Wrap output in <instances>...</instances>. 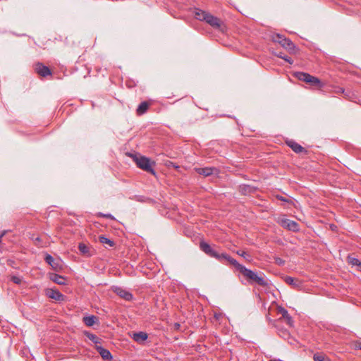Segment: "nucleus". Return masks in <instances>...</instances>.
<instances>
[{
    "label": "nucleus",
    "mask_w": 361,
    "mask_h": 361,
    "mask_svg": "<svg viewBox=\"0 0 361 361\" xmlns=\"http://www.w3.org/2000/svg\"><path fill=\"white\" fill-rule=\"evenodd\" d=\"M233 266L246 278L250 283H255L262 287L268 286L267 281L264 277V274L261 273L259 275L256 272L247 269L245 266L240 264L235 261H233Z\"/></svg>",
    "instance_id": "1"
},
{
    "label": "nucleus",
    "mask_w": 361,
    "mask_h": 361,
    "mask_svg": "<svg viewBox=\"0 0 361 361\" xmlns=\"http://www.w3.org/2000/svg\"><path fill=\"white\" fill-rule=\"evenodd\" d=\"M200 248L206 255L210 257L215 258L221 263H224L225 261L233 265V261H235V259L231 257L229 255L221 252L220 253L214 246H211L209 243L201 241L200 243Z\"/></svg>",
    "instance_id": "2"
},
{
    "label": "nucleus",
    "mask_w": 361,
    "mask_h": 361,
    "mask_svg": "<svg viewBox=\"0 0 361 361\" xmlns=\"http://www.w3.org/2000/svg\"><path fill=\"white\" fill-rule=\"evenodd\" d=\"M200 248L206 255L210 257L215 258L221 263H224L225 261L233 265V261H235V259L231 257L229 255L221 252L220 253L214 246H211L209 243L201 241L200 243Z\"/></svg>",
    "instance_id": "3"
},
{
    "label": "nucleus",
    "mask_w": 361,
    "mask_h": 361,
    "mask_svg": "<svg viewBox=\"0 0 361 361\" xmlns=\"http://www.w3.org/2000/svg\"><path fill=\"white\" fill-rule=\"evenodd\" d=\"M194 15L197 20L206 22L214 29L223 30L224 23L221 20L211 13L200 8H195Z\"/></svg>",
    "instance_id": "4"
},
{
    "label": "nucleus",
    "mask_w": 361,
    "mask_h": 361,
    "mask_svg": "<svg viewBox=\"0 0 361 361\" xmlns=\"http://www.w3.org/2000/svg\"><path fill=\"white\" fill-rule=\"evenodd\" d=\"M130 157H133L134 162L138 168L152 175L156 174L153 169V166H155V162L152 161L149 158L142 155L133 154H130Z\"/></svg>",
    "instance_id": "5"
},
{
    "label": "nucleus",
    "mask_w": 361,
    "mask_h": 361,
    "mask_svg": "<svg viewBox=\"0 0 361 361\" xmlns=\"http://www.w3.org/2000/svg\"><path fill=\"white\" fill-rule=\"evenodd\" d=\"M294 75L295 78L299 80L303 81L312 86L318 87H321L322 86V82L318 78L312 76L309 73L304 72H296Z\"/></svg>",
    "instance_id": "6"
},
{
    "label": "nucleus",
    "mask_w": 361,
    "mask_h": 361,
    "mask_svg": "<svg viewBox=\"0 0 361 361\" xmlns=\"http://www.w3.org/2000/svg\"><path fill=\"white\" fill-rule=\"evenodd\" d=\"M283 47L288 50H293L295 48L294 44L288 38L284 37L280 35H277V39H276Z\"/></svg>",
    "instance_id": "7"
},
{
    "label": "nucleus",
    "mask_w": 361,
    "mask_h": 361,
    "mask_svg": "<svg viewBox=\"0 0 361 361\" xmlns=\"http://www.w3.org/2000/svg\"><path fill=\"white\" fill-rule=\"evenodd\" d=\"M35 71L38 75L42 77L51 75L50 69L47 66L43 65L42 63H37L35 65Z\"/></svg>",
    "instance_id": "8"
},
{
    "label": "nucleus",
    "mask_w": 361,
    "mask_h": 361,
    "mask_svg": "<svg viewBox=\"0 0 361 361\" xmlns=\"http://www.w3.org/2000/svg\"><path fill=\"white\" fill-rule=\"evenodd\" d=\"M113 290L116 295L121 298L125 299L127 301H130L133 299V295L128 290L118 286L113 287Z\"/></svg>",
    "instance_id": "9"
},
{
    "label": "nucleus",
    "mask_w": 361,
    "mask_h": 361,
    "mask_svg": "<svg viewBox=\"0 0 361 361\" xmlns=\"http://www.w3.org/2000/svg\"><path fill=\"white\" fill-rule=\"evenodd\" d=\"M281 226L293 231H296L299 229V225L297 222L287 219L281 221Z\"/></svg>",
    "instance_id": "10"
},
{
    "label": "nucleus",
    "mask_w": 361,
    "mask_h": 361,
    "mask_svg": "<svg viewBox=\"0 0 361 361\" xmlns=\"http://www.w3.org/2000/svg\"><path fill=\"white\" fill-rule=\"evenodd\" d=\"M47 295L49 298L54 299L56 301H63V300H64V298H65V295H63L61 292H59L56 289H52V288L48 289L47 290Z\"/></svg>",
    "instance_id": "11"
},
{
    "label": "nucleus",
    "mask_w": 361,
    "mask_h": 361,
    "mask_svg": "<svg viewBox=\"0 0 361 361\" xmlns=\"http://www.w3.org/2000/svg\"><path fill=\"white\" fill-rule=\"evenodd\" d=\"M278 312L281 314V317L279 319V320H281L282 319H285L286 324L290 326H293V319L292 317L288 314V311L281 307H279L278 308Z\"/></svg>",
    "instance_id": "12"
},
{
    "label": "nucleus",
    "mask_w": 361,
    "mask_h": 361,
    "mask_svg": "<svg viewBox=\"0 0 361 361\" xmlns=\"http://www.w3.org/2000/svg\"><path fill=\"white\" fill-rule=\"evenodd\" d=\"M96 350L104 360H108L112 359L111 354L109 350L99 345L96 346Z\"/></svg>",
    "instance_id": "13"
},
{
    "label": "nucleus",
    "mask_w": 361,
    "mask_h": 361,
    "mask_svg": "<svg viewBox=\"0 0 361 361\" xmlns=\"http://www.w3.org/2000/svg\"><path fill=\"white\" fill-rule=\"evenodd\" d=\"M287 145L288 147H290L293 151H294L295 153H301V152H306V149L302 147L300 145L297 143L295 141L290 140L287 142Z\"/></svg>",
    "instance_id": "14"
},
{
    "label": "nucleus",
    "mask_w": 361,
    "mask_h": 361,
    "mask_svg": "<svg viewBox=\"0 0 361 361\" xmlns=\"http://www.w3.org/2000/svg\"><path fill=\"white\" fill-rule=\"evenodd\" d=\"M196 172L202 175L205 177L211 176L213 174L214 171H216L215 168L212 167H204V168H196L195 169Z\"/></svg>",
    "instance_id": "15"
},
{
    "label": "nucleus",
    "mask_w": 361,
    "mask_h": 361,
    "mask_svg": "<svg viewBox=\"0 0 361 361\" xmlns=\"http://www.w3.org/2000/svg\"><path fill=\"white\" fill-rule=\"evenodd\" d=\"M149 103L148 102H141L136 109V113L137 115L140 116L145 114L149 109Z\"/></svg>",
    "instance_id": "16"
},
{
    "label": "nucleus",
    "mask_w": 361,
    "mask_h": 361,
    "mask_svg": "<svg viewBox=\"0 0 361 361\" xmlns=\"http://www.w3.org/2000/svg\"><path fill=\"white\" fill-rule=\"evenodd\" d=\"M133 338L135 341L141 343L147 340V334L142 331L134 333Z\"/></svg>",
    "instance_id": "17"
},
{
    "label": "nucleus",
    "mask_w": 361,
    "mask_h": 361,
    "mask_svg": "<svg viewBox=\"0 0 361 361\" xmlns=\"http://www.w3.org/2000/svg\"><path fill=\"white\" fill-rule=\"evenodd\" d=\"M78 249L80 252V253L85 256L90 257L92 255L90 252V247L85 245V243H80L78 245Z\"/></svg>",
    "instance_id": "18"
},
{
    "label": "nucleus",
    "mask_w": 361,
    "mask_h": 361,
    "mask_svg": "<svg viewBox=\"0 0 361 361\" xmlns=\"http://www.w3.org/2000/svg\"><path fill=\"white\" fill-rule=\"evenodd\" d=\"M97 321V317L94 315L83 317V322L87 326H93Z\"/></svg>",
    "instance_id": "19"
},
{
    "label": "nucleus",
    "mask_w": 361,
    "mask_h": 361,
    "mask_svg": "<svg viewBox=\"0 0 361 361\" xmlns=\"http://www.w3.org/2000/svg\"><path fill=\"white\" fill-rule=\"evenodd\" d=\"M284 281L287 284L290 285L293 287L300 286V281L291 276H286Z\"/></svg>",
    "instance_id": "20"
},
{
    "label": "nucleus",
    "mask_w": 361,
    "mask_h": 361,
    "mask_svg": "<svg viewBox=\"0 0 361 361\" xmlns=\"http://www.w3.org/2000/svg\"><path fill=\"white\" fill-rule=\"evenodd\" d=\"M99 241L102 244V245H107L109 247H114L115 243L113 240L106 238L105 236L104 235H99Z\"/></svg>",
    "instance_id": "21"
},
{
    "label": "nucleus",
    "mask_w": 361,
    "mask_h": 361,
    "mask_svg": "<svg viewBox=\"0 0 361 361\" xmlns=\"http://www.w3.org/2000/svg\"><path fill=\"white\" fill-rule=\"evenodd\" d=\"M51 280L59 285H65L66 284V279L59 274H54L51 277Z\"/></svg>",
    "instance_id": "22"
},
{
    "label": "nucleus",
    "mask_w": 361,
    "mask_h": 361,
    "mask_svg": "<svg viewBox=\"0 0 361 361\" xmlns=\"http://www.w3.org/2000/svg\"><path fill=\"white\" fill-rule=\"evenodd\" d=\"M348 262L353 266H356L359 271H361V261L355 257H348Z\"/></svg>",
    "instance_id": "23"
},
{
    "label": "nucleus",
    "mask_w": 361,
    "mask_h": 361,
    "mask_svg": "<svg viewBox=\"0 0 361 361\" xmlns=\"http://www.w3.org/2000/svg\"><path fill=\"white\" fill-rule=\"evenodd\" d=\"M85 335L87 336V338H88L91 341H92L95 344L101 343V339L99 337H97L95 334L86 331L85 332Z\"/></svg>",
    "instance_id": "24"
},
{
    "label": "nucleus",
    "mask_w": 361,
    "mask_h": 361,
    "mask_svg": "<svg viewBox=\"0 0 361 361\" xmlns=\"http://www.w3.org/2000/svg\"><path fill=\"white\" fill-rule=\"evenodd\" d=\"M314 361H331L322 353H315L313 356Z\"/></svg>",
    "instance_id": "25"
},
{
    "label": "nucleus",
    "mask_w": 361,
    "mask_h": 361,
    "mask_svg": "<svg viewBox=\"0 0 361 361\" xmlns=\"http://www.w3.org/2000/svg\"><path fill=\"white\" fill-rule=\"evenodd\" d=\"M45 262L51 265L53 268L56 267V264L54 263V259L53 257L49 254H47L44 258Z\"/></svg>",
    "instance_id": "26"
},
{
    "label": "nucleus",
    "mask_w": 361,
    "mask_h": 361,
    "mask_svg": "<svg viewBox=\"0 0 361 361\" xmlns=\"http://www.w3.org/2000/svg\"><path fill=\"white\" fill-rule=\"evenodd\" d=\"M237 255L243 257L245 258L247 261L250 262L251 261V257L246 252L238 250L236 252Z\"/></svg>",
    "instance_id": "27"
},
{
    "label": "nucleus",
    "mask_w": 361,
    "mask_h": 361,
    "mask_svg": "<svg viewBox=\"0 0 361 361\" xmlns=\"http://www.w3.org/2000/svg\"><path fill=\"white\" fill-rule=\"evenodd\" d=\"M278 56L280 57L281 59H283V60H285L286 61H287L290 64H292L293 63V59L290 57H289V56H288L286 55H284L282 53H280L278 55Z\"/></svg>",
    "instance_id": "28"
},
{
    "label": "nucleus",
    "mask_w": 361,
    "mask_h": 361,
    "mask_svg": "<svg viewBox=\"0 0 361 361\" xmlns=\"http://www.w3.org/2000/svg\"><path fill=\"white\" fill-rule=\"evenodd\" d=\"M274 262L279 266H283L285 264V260L279 257H274Z\"/></svg>",
    "instance_id": "29"
},
{
    "label": "nucleus",
    "mask_w": 361,
    "mask_h": 361,
    "mask_svg": "<svg viewBox=\"0 0 361 361\" xmlns=\"http://www.w3.org/2000/svg\"><path fill=\"white\" fill-rule=\"evenodd\" d=\"M11 281L16 284H20L22 282V279L16 276H13L11 277Z\"/></svg>",
    "instance_id": "30"
},
{
    "label": "nucleus",
    "mask_w": 361,
    "mask_h": 361,
    "mask_svg": "<svg viewBox=\"0 0 361 361\" xmlns=\"http://www.w3.org/2000/svg\"><path fill=\"white\" fill-rule=\"evenodd\" d=\"M279 335L285 338L286 336H288L289 334L287 331H281V332L279 333Z\"/></svg>",
    "instance_id": "31"
},
{
    "label": "nucleus",
    "mask_w": 361,
    "mask_h": 361,
    "mask_svg": "<svg viewBox=\"0 0 361 361\" xmlns=\"http://www.w3.org/2000/svg\"><path fill=\"white\" fill-rule=\"evenodd\" d=\"M102 216H104V217H106V218H107V219H113L112 215H111V214H103Z\"/></svg>",
    "instance_id": "32"
},
{
    "label": "nucleus",
    "mask_w": 361,
    "mask_h": 361,
    "mask_svg": "<svg viewBox=\"0 0 361 361\" xmlns=\"http://www.w3.org/2000/svg\"><path fill=\"white\" fill-rule=\"evenodd\" d=\"M243 190H245V192H250V188L248 187V186H244L243 188Z\"/></svg>",
    "instance_id": "33"
},
{
    "label": "nucleus",
    "mask_w": 361,
    "mask_h": 361,
    "mask_svg": "<svg viewBox=\"0 0 361 361\" xmlns=\"http://www.w3.org/2000/svg\"><path fill=\"white\" fill-rule=\"evenodd\" d=\"M277 198L281 201L287 202V200L282 196H277Z\"/></svg>",
    "instance_id": "34"
},
{
    "label": "nucleus",
    "mask_w": 361,
    "mask_h": 361,
    "mask_svg": "<svg viewBox=\"0 0 361 361\" xmlns=\"http://www.w3.org/2000/svg\"><path fill=\"white\" fill-rule=\"evenodd\" d=\"M5 235V231H4L1 235H0V243H1V238L2 237Z\"/></svg>",
    "instance_id": "35"
},
{
    "label": "nucleus",
    "mask_w": 361,
    "mask_h": 361,
    "mask_svg": "<svg viewBox=\"0 0 361 361\" xmlns=\"http://www.w3.org/2000/svg\"><path fill=\"white\" fill-rule=\"evenodd\" d=\"M357 347L358 349L361 350V342L357 344Z\"/></svg>",
    "instance_id": "36"
},
{
    "label": "nucleus",
    "mask_w": 361,
    "mask_h": 361,
    "mask_svg": "<svg viewBox=\"0 0 361 361\" xmlns=\"http://www.w3.org/2000/svg\"><path fill=\"white\" fill-rule=\"evenodd\" d=\"M269 361H282V360H281L279 359H271Z\"/></svg>",
    "instance_id": "37"
},
{
    "label": "nucleus",
    "mask_w": 361,
    "mask_h": 361,
    "mask_svg": "<svg viewBox=\"0 0 361 361\" xmlns=\"http://www.w3.org/2000/svg\"><path fill=\"white\" fill-rule=\"evenodd\" d=\"M40 240H40V238H39V237H37V238H35V241H36V242H40Z\"/></svg>",
    "instance_id": "38"
},
{
    "label": "nucleus",
    "mask_w": 361,
    "mask_h": 361,
    "mask_svg": "<svg viewBox=\"0 0 361 361\" xmlns=\"http://www.w3.org/2000/svg\"><path fill=\"white\" fill-rule=\"evenodd\" d=\"M341 91L342 92H344V90H343V88H341Z\"/></svg>",
    "instance_id": "39"
}]
</instances>
